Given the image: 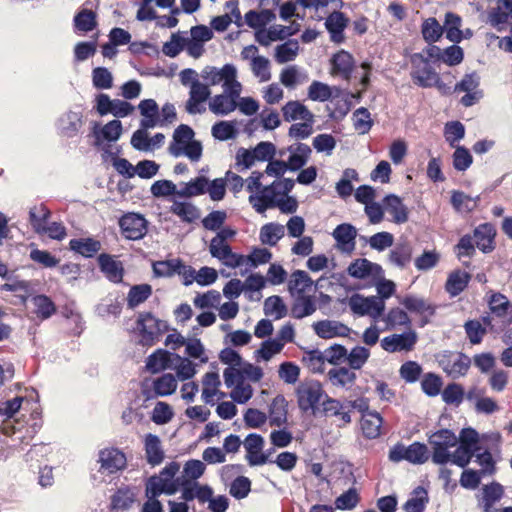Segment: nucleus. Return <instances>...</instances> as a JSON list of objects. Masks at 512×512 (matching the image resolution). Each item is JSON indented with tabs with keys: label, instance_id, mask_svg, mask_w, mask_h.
I'll return each mask as SVG.
<instances>
[{
	"label": "nucleus",
	"instance_id": "nucleus-22",
	"mask_svg": "<svg viewBox=\"0 0 512 512\" xmlns=\"http://www.w3.org/2000/svg\"><path fill=\"white\" fill-rule=\"evenodd\" d=\"M249 203L258 213H264L269 208H274L278 201L271 184L262 186L255 194H250Z\"/></svg>",
	"mask_w": 512,
	"mask_h": 512
},
{
	"label": "nucleus",
	"instance_id": "nucleus-55",
	"mask_svg": "<svg viewBox=\"0 0 512 512\" xmlns=\"http://www.w3.org/2000/svg\"><path fill=\"white\" fill-rule=\"evenodd\" d=\"M279 79L286 88L293 89L298 84L306 81L307 75L301 73L297 66H289L281 71Z\"/></svg>",
	"mask_w": 512,
	"mask_h": 512
},
{
	"label": "nucleus",
	"instance_id": "nucleus-23",
	"mask_svg": "<svg viewBox=\"0 0 512 512\" xmlns=\"http://www.w3.org/2000/svg\"><path fill=\"white\" fill-rule=\"evenodd\" d=\"M139 112L142 116L140 121L141 128H155L159 126L160 111L157 102L154 99H144L138 104Z\"/></svg>",
	"mask_w": 512,
	"mask_h": 512
},
{
	"label": "nucleus",
	"instance_id": "nucleus-16",
	"mask_svg": "<svg viewBox=\"0 0 512 512\" xmlns=\"http://www.w3.org/2000/svg\"><path fill=\"white\" fill-rule=\"evenodd\" d=\"M349 22V18L340 11H334L327 16L325 27L333 43L342 44L346 41L345 29Z\"/></svg>",
	"mask_w": 512,
	"mask_h": 512
},
{
	"label": "nucleus",
	"instance_id": "nucleus-37",
	"mask_svg": "<svg viewBox=\"0 0 512 512\" xmlns=\"http://www.w3.org/2000/svg\"><path fill=\"white\" fill-rule=\"evenodd\" d=\"M381 270L380 266L370 262L365 258H360L352 262L347 271L350 276L357 279H365L371 275L377 274Z\"/></svg>",
	"mask_w": 512,
	"mask_h": 512
},
{
	"label": "nucleus",
	"instance_id": "nucleus-50",
	"mask_svg": "<svg viewBox=\"0 0 512 512\" xmlns=\"http://www.w3.org/2000/svg\"><path fill=\"white\" fill-rule=\"evenodd\" d=\"M96 145H101L102 140L108 142L117 141L122 134V124L119 120H112L105 124L99 132H96Z\"/></svg>",
	"mask_w": 512,
	"mask_h": 512
},
{
	"label": "nucleus",
	"instance_id": "nucleus-28",
	"mask_svg": "<svg viewBox=\"0 0 512 512\" xmlns=\"http://www.w3.org/2000/svg\"><path fill=\"white\" fill-rule=\"evenodd\" d=\"M383 205L385 211L392 216L394 223L403 224L408 221V209L397 195H387L383 199Z\"/></svg>",
	"mask_w": 512,
	"mask_h": 512
},
{
	"label": "nucleus",
	"instance_id": "nucleus-41",
	"mask_svg": "<svg viewBox=\"0 0 512 512\" xmlns=\"http://www.w3.org/2000/svg\"><path fill=\"white\" fill-rule=\"evenodd\" d=\"M382 417L378 412H367L362 416L361 428L367 438H377L381 433Z\"/></svg>",
	"mask_w": 512,
	"mask_h": 512
},
{
	"label": "nucleus",
	"instance_id": "nucleus-48",
	"mask_svg": "<svg viewBox=\"0 0 512 512\" xmlns=\"http://www.w3.org/2000/svg\"><path fill=\"white\" fill-rule=\"evenodd\" d=\"M328 378L333 386L344 388L355 382L356 374L348 368L338 367L328 372Z\"/></svg>",
	"mask_w": 512,
	"mask_h": 512
},
{
	"label": "nucleus",
	"instance_id": "nucleus-34",
	"mask_svg": "<svg viewBox=\"0 0 512 512\" xmlns=\"http://www.w3.org/2000/svg\"><path fill=\"white\" fill-rule=\"evenodd\" d=\"M98 263L101 271L106 275V277L117 283L122 280L123 277V267L121 263L115 260L112 256L107 254H101L98 257Z\"/></svg>",
	"mask_w": 512,
	"mask_h": 512
},
{
	"label": "nucleus",
	"instance_id": "nucleus-54",
	"mask_svg": "<svg viewBox=\"0 0 512 512\" xmlns=\"http://www.w3.org/2000/svg\"><path fill=\"white\" fill-rule=\"evenodd\" d=\"M185 268L177 259L158 261L153 264L154 273L160 277H170L175 273L181 274Z\"/></svg>",
	"mask_w": 512,
	"mask_h": 512
},
{
	"label": "nucleus",
	"instance_id": "nucleus-9",
	"mask_svg": "<svg viewBox=\"0 0 512 512\" xmlns=\"http://www.w3.org/2000/svg\"><path fill=\"white\" fill-rule=\"evenodd\" d=\"M437 360L442 370L453 379L464 376L470 367V359L459 352L445 351L438 355Z\"/></svg>",
	"mask_w": 512,
	"mask_h": 512
},
{
	"label": "nucleus",
	"instance_id": "nucleus-36",
	"mask_svg": "<svg viewBox=\"0 0 512 512\" xmlns=\"http://www.w3.org/2000/svg\"><path fill=\"white\" fill-rule=\"evenodd\" d=\"M382 315L385 331L394 330L398 327H409L411 324L408 314L399 307L391 308L386 314Z\"/></svg>",
	"mask_w": 512,
	"mask_h": 512
},
{
	"label": "nucleus",
	"instance_id": "nucleus-17",
	"mask_svg": "<svg viewBox=\"0 0 512 512\" xmlns=\"http://www.w3.org/2000/svg\"><path fill=\"white\" fill-rule=\"evenodd\" d=\"M201 398L206 404H214L217 400L223 399L226 394L220 390L221 381L217 372H207L203 375Z\"/></svg>",
	"mask_w": 512,
	"mask_h": 512
},
{
	"label": "nucleus",
	"instance_id": "nucleus-12",
	"mask_svg": "<svg viewBox=\"0 0 512 512\" xmlns=\"http://www.w3.org/2000/svg\"><path fill=\"white\" fill-rule=\"evenodd\" d=\"M209 251L214 258H217L227 267L235 268L245 264V257L233 253L229 244L220 237L212 238Z\"/></svg>",
	"mask_w": 512,
	"mask_h": 512
},
{
	"label": "nucleus",
	"instance_id": "nucleus-6",
	"mask_svg": "<svg viewBox=\"0 0 512 512\" xmlns=\"http://www.w3.org/2000/svg\"><path fill=\"white\" fill-rule=\"evenodd\" d=\"M432 446V460L436 464H445L450 460V448L456 447L457 436L450 430L442 429L429 437Z\"/></svg>",
	"mask_w": 512,
	"mask_h": 512
},
{
	"label": "nucleus",
	"instance_id": "nucleus-33",
	"mask_svg": "<svg viewBox=\"0 0 512 512\" xmlns=\"http://www.w3.org/2000/svg\"><path fill=\"white\" fill-rule=\"evenodd\" d=\"M290 155L287 160L291 171H296L303 167L309 160L311 148L307 144L298 143L288 148Z\"/></svg>",
	"mask_w": 512,
	"mask_h": 512
},
{
	"label": "nucleus",
	"instance_id": "nucleus-44",
	"mask_svg": "<svg viewBox=\"0 0 512 512\" xmlns=\"http://www.w3.org/2000/svg\"><path fill=\"white\" fill-rule=\"evenodd\" d=\"M285 235V226L278 223H268L260 229V241L262 244L274 246Z\"/></svg>",
	"mask_w": 512,
	"mask_h": 512
},
{
	"label": "nucleus",
	"instance_id": "nucleus-51",
	"mask_svg": "<svg viewBox=\"0 0 512 512\" xmlns=\"http://www.w3.org/2000/svg\"><path fill=\"white\" fill-rule=\"evenodd\" d=\"M208 180L201 176L183 183L177 191L180 197H194L203 194L207 189Z\"/></svg>",
	"mask_w": 512,
	"mask_h": 512
},
{
	"label": "nucleus",
	"instance_id": "nucleus-64",
	"mask_svg": "<svg viewBox=\"0 0 512 512\" xmlns=\"http://www.w3.org/2000/svg\"><path fill=\"white\" fill-rule=\"evenodd\" d=\"M360 496L355 488H350L335 499V509L353 510L359 503Z\"/></svg>",
	"mask_w": 512,
	"mask_h": 512
},
{
	"label": "nucleus",
	"instance_id": "nucleus-56",
	"mask_svg": "<svg viewBox=\"0 0 512 512\" xmlns=\"http://www.w3.org/2000/svg\"><path fill=\"white\" fill-rule=\"evenodd\" d=\"M299 44L297 41L289 40L278 45L275 50V59L278 63L283 64L293 61L298 55Z\"/></svg>",
	"mask_w": 512,
	"mask_h": 512
},
{
	"label": "nucleus",
	"instance_id": "nucleus-60",
	"mask_svg": "<svg viewBox=\"0 0 512 512\" xmlns=\"http://www.w3.org/2000/svg\"><path fill=\"white\" fill-rule=\"evenodd\" d=\"M170 210L183 221L189 223L199 218V211L196 206L188 202L175 201Z\"/></svg>",
	"mask_w": 512,
	"mask_h": 512
},
{
	"label": "nucleus",
	"instance_id": "nucleus-59",
	"mask_svg": "<svg viewBox=\"0 0 512 512\" xmlns=\"http://www.w3.org/2000/svg\"><path fill=\"white\" fill-rule=\"evenodd\" d=\"M461 18L454 13H447L445 15L444 28L446 37L452 42H460L462 39V32L460 30Z\"/></svg>",
	"mask_w": 512,
	"mask_h": 512
},
{
	"label": "nucleus",
	"instance_id": "nucleus-20",
	"mask_svg": "<svg viewBox=\"0 0 512 512\" xmlns=\"http://www.w3.org/2000/svg\"><path fill=\"white\" fill-rule=\"evenodd\" d=\"M212 496L213 489L207 484H201L198 481L182 483L181 498L186 502L197 500L199 503L204 504Z\"/></svg>",
	"mask_w": 512,
	"mask_h": 512
},
{
	"label": "nucleus",
	"instance_id": "nucleus-4",
	"mask_svg": "<svg viewBox=\"0 0 512 512\" xmlns=\"http://www.w3.org/2000/svg\"><path fill=\"white\" fill-rule=\"evenodd\" d=\"M180 470V464L177 462L168 463L157 475L149 477L145 484V494L152 497L165 495H174L181 490L179 477L176 474Z\"/></svg>",
	"mask_w": 512,
	"mask_h": 512
},
{
	"label": "nucleus",
	"instance_id": "nucleus-49",
	"mask_svg": "<svg viewBox=\"0 0 512 512\" xmlns=\"http://www.w3.org/2000/svg\"><path fill=\"white\" fill-rule=\"evenodd\" d=\"M470 275L467 272L455 271L452 272L446 282V291L451 296L459 295L468 285Z\"/></svg>",
	"mask_w": 512,
	"mask_h": 512
},
{
	"label": "nucleus",
	"instance_id": "nucleus-13",
	"mask_svg": "<svg viewBox=\"0 0 512 512\" xmlns=\"http://www.w3.org/2000/svg\"><path fill=\"white\" fill-rule=\"evenodd\" d=\"M209 83H194V86L189 89V97L185 103V110L191 114H203L206 111L205 103L209 102L211 97V90Z\"/></svg>",
	"mask_w": 512,
	"mask_h": 512
},
{
	"label": "nucleus",
	"instance_id": "nucleus-46",
	"mask_svg": "<svg viewBox=\"0 0 512 512\" xmlns=\"http://www.w3.org/2000/svg\"><path fill=\"white\" fill-rule=\"evenodd\" d=\"M401 304L410 312L424 316H431L434 314L433 306L421 297L407 296L401 300Z\"/></svg>",
	"mask_w": 512,
	"mask_h": 512
},
{
	"label": "nucleus",
	"instance_id": "nucleus-62",
	"mask_svg": "<svg viewBox=\"0 0 512 512\" xmlns=\"http://www.w3.org/2000/svg\"><path fill=\"white\" fill-rule=\"evenodd\" d=\"M152 293V288L148 284L133 286L127 297V304L130 308H135L143 303Z\"/></svg>",
	"mask_w": 512,
	"mask_h": 512
},
{
	"label": "nucleus",
	"instance_id": "nucleus-2",
	"mask_svg": "<svg viewBox=\"0 0 512 512\" xmlns=\"http://www.w3.org/2000/svg\"><path fill=\"white\" fill-rule=\"evenodd\" d=\"M442 49L435 45H428L421 52L410 56L411 78L421 87H441L440 76L433 67L441 60Z\"/></svg>",
	"mask_w": 512,
	"mask_h": 512
},
{
	"label": "nucleus",
	"instance_id": "nucleus-58",
	"mask_svg": "<svg viewBox=\"0 0 512 512\" xmlns=\"http://www.w3.org/2000/svg\"><path fill=\"white\" fill-rule=\"evenodd\" d=\"M482 505L484 512H490L493 505L500 500L503 494L502 486L492 483L483 487Z\"/></svg>",
	"mask_w": 512,
	"mask_h": 512
},
{
	"label": "nucleus",
	"instance_id": "nucleus-32",
	"mask_svg": "<svg viewBox=\"0 0 512 512\" xmlns=\"http://www.w3.org/2000/svg\"><path fill=\"white\" fill-rule=\"evenodd\" d=\"M147 462L153 466L160 464L164 459V450L157 435L147 434L144 439Z\"/></svg>",
	"mask_w": 512,
	"mask_h": 512
},
{
	"label": "nucleus",
	"instance_id": "nucleus-7",
	"mask_svg": "<svg viewBox=\"0 0 512 512\" xmlns=\"http://www.w3.org/2000/svg\"><path fill=\"white\" fill-rule=\"evenodd\" d=\"M348 307L353 314L363 317L368 316L373 321L378 320L385 310V302L377 296L364 297L353 294L348 299Z\"/></svg>",
	"mask_w": 512,
	"mask_h": 512
},
{
	"label": "nucleus",
	"instance_id": "nucleus-30",
	"mask_svg": "<svg viewBox=\"0 0 512 512\" xmlns=\"http://www.w3.org/2000/svg\"><path fill=\"white\" fill-rule=\"evenodd\" d=\"M313 286V281L307 272L303 270L294 271L288 280V290L294 297L305 295L306 291Z\"/></svg>",
	"mask_w": 512,
	"mask_h": 512
},
{
	"label": "nucleus",
	"instance_id": "nucleus-43",
	"mask_svg": "<svg viewBox=\"0 0 512 512\" xmlns=\"http://www.w3.org/2000/svg\"><path fill=\"white\" fill-rule=\"evenodd\" d=\"M245 23L253 29H261L264 28L268 23L275 19V14L268 9H263L260 11L250 10L245 16Z\"/></svg>",
	"mask_w": 512,
	"mask_h": 512
},
{
	"label": "nucleus",
	"instance_id": "nucleus-63",
	"mask_svg": "<svg viewBox=\"0 0 512 512\" xmlns=\"http://www.w3.org/2000/svg\"><path fill=\"white\" fill-rule=\"evenodd\" d=\"M74 24L77 30L81 32L92 31L96 25V14L88 9H82L75 17Z\"/></svg>",
	"mask_w": 512,
	"mask_h": 512
},
{
	"label": "nucleus",
	"instance_id": "nucleus-38",
	"mask_svg": "<svg viewBox=\"0 0 512 512\" xmlns=\"http://www.w3.org/2000/svg\"><path fill=\"white\" fill-rule=\"evenodd\" d=\"M316 309L317 305L314 296L300 295L299 297H295L291 314L296 319H302L312 315Z\"/></svg>",
	"mask_w": 512,
	"mask_h": 512
},
{
	"label": "nucleus",
	"instance_id": "nucleus-10",
	"mask_svg": "<svg viewBox=\"0 0 512 512\" xmlns=\"http://www.w3.org/2000/svg\"><path fill=\"white\" fill-rule=\"evenodd\" d=\"M164 324L151 313L140 314L137 320V329L140 333V342L143 345H153L162 333Z\"/></svg>",
	"mask_w": 512,
	"mask_h": 512
},
{
	"label": "nucleus",
	"instance_id": "nucleus-1",
	"mask_svg": "<svg viewBox=\"0 0 512 512\" xmlns=\"http://www.w3.org/2000/svg\"><path fill=\"white\" fill-rule=\"evenodd\" d=\"M202 78L210 85H222L223 92L211 96L208 109L217 116H226L236 110L235 99L242 93L243 85L238 80V70L233 64L222 67L208 66L202 70Z\"/></svg>",
	"mask_w": 512,
	"mask_h": 512
},
{
	"label": "nucleus",
	"instance_id": "nucleus-31",
	"mask_svg": "<svg viewBox=\"0 0 512 512\" xmlns=\"http://www.w3.org/2000/svg\"><path fill=\"white\" fill-rule=\"evenodd\" d=\"M270 420V425L272 426H281L287 421V401L285 397L281 394H278L273 398L271 404L268 409V416Z\"/></svg>",
	"mask_w": 512,
	"mask_h": 512
},
{
	"label": "nucleus",
	"instance_id": "nucleus-8",
	"mask_svg": "<svg viewBox=\"0 0 512 512\" xmlns=\"http://www.w3.org/2000/svg\"><path fill=\"white\" fill-rule=\"evenodd\" d=\"M213 38L212 30L205 25H196L191 27L190 36H183V46L186 53L194 58L199 59L205 53L204 44Z\"/></svg>",
	"mask_w": 512,
	"mask_h": 512
},
{
	"label": "nucleus",
	"instance_id": "nucleus-15",
	"mask_svg": "<svg viewBox=\"0 0 512 512\" xmlns=\"http://www.w3.org/2000/svg\"><path fill=\"white\" fill-rule=\"evenodd\" d=\"M119 226L127 239L138 240L147 232L146 219L137 213H127L119 220Z\"/></svg>",
	"mask_w": 512,
	"mask_h": 512
},
{
	"label": "nucleus",
	"instance_id": "nucleus-25",
	"mask_svg": "<svg viewBox=\"0 0 512 512\" xmlns=\"http://www.w3.org/2000/svg\"><path fill=\"white\" fill-rule=\"evenodd\" d=\"M322 410L326 416L337 417L339 427L351 422L350 410H347L344 404L337 399L325 395V399L322 401Z\"/></svg>",
	"mask_w": 512,
	"mask_h": 512
},
{
	"label": "nucleus",
	"instance_id": "nucleus-26",
	"mask_svg": "<svg viewBox=\"0 0 512 512\" xmlns=\"http://www.w3.org/2000/svg\"><path fill=\"white\" fill-rule=\"evenodd\" d=\"M283 118L286 122L310 121L315 118L314 114L300 101H288L281 108Z\"/></svg>",
	"mask_w": 512,
	"mask_h": 512
},
{
	"label": "nucleus",
	"instance_id": "nucleus-61",
	"mask_svg": "<svg viewBox=\"0 0 512 512\" xmlns=\"http://www.w3.org/2000/svg\"><path fill=\"white\" fill-rule=\"evenodd\" d=\"M214 138L220 141L234 139L237 136L235 124L231 121H220L215 123L211 129Z\"/></svg>",
	"mask_w": 512,
	"mask_h": 512
},
{
	"label": "nucleus",
	"instance_id": "nucleus-40",
	"mask_svg": "<svg viewBox=\"0 0 512 512\" xmlns=\"http://www.w3.org/2000/svg\"><path fill=\"white\" fill-rule=\"evenodd\" d=\"M70 249L84 257H92L101 249L100 241L94 238H78L69 242Z\"/></svg>",
	"mask_w": 512,
	"mask_h": 512
},
{
	"label": "nucleus",
	"instance_id": "nucleus-14",
	"mask_svg": "<svg viewBox=\"0 0 512 512\" xmlns=\"http://www.w3.org/2000/svg\"><path fill=\"white\" fill-rule=\"evenodd\" d=\"M355 67L356 61L353 55L346 50H339L330 58V74L333 77H340L349 81Z\"/></svg>",
	"mask_w": 512,
	"mask_h": 512
},
{
	"label": "nucleus",
	"instance_id": "nucleus-24",
	"mask_svg": "<svg viewBox=\"0 0 512 512\" xmlns=\"http://www.w3.org/2000/svg\"><path fill=\"white\" fill-rule=\"evenodd\" d=\"M334 239L337 242V247L343 252H351L355 248V238L357 230L351 224L338 225L333 233Z\"/></svg>",
	"mask_w": 512,
	"mask_h": 512
},
{
	"label": "nucleus",
	"instance_id": "nucleus-19",
	"mask_svg": "<svg viewBox=\"0 0 512 512\" xmlns=\"http://www.w3.org/2000/svg\"><path fill=\"white\" fill-rule=\"evenodd\" d=\"M246 450V458L250 465L257 466L263 465L267 462L268 457L263 453L264 439L258 434H249L244 442Z\"/></svg>",
	"mask_w": 512,
	"mask_h": 512
},
{
	"label": "nucleus",
	"instance_id": "nucleus-11",
	"mask_svg": "<svg viewBox=\"0 0 512 512\" xmlns=\"http://www.w3.org/2000/svg\"><path fill=\"white\" fill-rule=\"evenodd\" d=\"M417 340L418 335L416 331L409 329L402 334H392L384 337L380 345L388 353L409 352L414 349Z\"/></svg>",
	"mask_w": 512,
	"mask_h": 512
},
{
	"label": "nucleus",
	"instance_id": "nucleus-18",
	"mask_svg": "<svg viewBox=\"0 0 512 512\" xmlns=\"http://www.w3.org/2000/svg\"><path fill=\"white\" fill-rule=\"evenodd\" d=\"M312 328L315 334L322 339L347 337L351 329L337 320H321L314 322Z\"/></svg>",
	"mask_w": 512,
	"mask_h": 512
},
{
	"label": "nucleus",
	"instance_id": "nucleus-47",
	"mask_svg": "<svg viewBox=\"0 0 512 512\" xmlns=\"http://www.w3.org/2000/svg\"><path fill=\"white\" fill-rule=\"evenodd\" d=\"M206 470V465L201 460L191 459L188 460L182 471V476L179 477L180 484L188 483L189 481H197Z\"/></svg>",
	"mask_w": 512,
	"mask_h": 512
},
{
	"label": "nucleus",
	"instance_id": "nucleus-27",
	"mask_svg": "<svg viewBox=\"0 0 512 512\" xmlns=\"http://www.w3.org/2000/svg\"><path fill=\"white\" fill-rule=\"evenodd\" d=\"M512 19V0H499L489 13V22L497 30L502 31Z\"/></svg>",
	"mask_w": 512,
	"mask_h": 512
},
{
	"label": "nucleus",
	"instance_id": "nucleus-52",
	"mask_svg": "<svg viewBox=\"0 0 512 512\" xmlns=\"http://www.w3.org/2000/svg\"><path fill=\"white\" fill-rule=\"evenodd\" d=\"M427 502V491L419 486L413 490L411 497L404 505V510L406 512H423Z\"/></svg>",
	"mask_w": 512,
	"mask_h": 512
},
{
	"label": "nucleus",
	"instance_id": "nucleus-35",
	"mask_svg": "<svg viewBox=\"0 0 512 512\" xmlns=\"http://www.w3.org/2000/svg\"><path fill=\"white\" fill-rule=\"evenodd\" d=\"M177 387V378L171 373H165L152 381V389L158 397H165L174 394Z\"/></svg>",
	"mask_w": 512,
	"mask_h": 512
},
{
	"label": "nucleus",
	"instance_id": "nucleus-29",
	"mask_svg": "<svg viewBox=\"0 0 512 512\" xmlns=\"http://www.w3.org/2000/svg\"><path fill=\"white\" fill-rule=\"evenodd\" d=\"M488 305L492 314L499 318H508V322L512 323V304L505 295L499 292L492 293Z\"/></svg>",
	"mask_w": 512,
	"mask_h": 512
},
{
	"label": "nucleus",
	"instance_id": "nucleus-57",
	"mask_svg": "<svg viewBox=\"0 0 512 512\" xmlns=\"http://www.w3.org/2000/svg\"><path fill=\"white\" fill-rule=\"evenodd\" d=\"M49 215V210L43 205L35 206L30 209V224L32 225L36 233L42 234L44 232L45 225L47 224V219L49 218Z\"/></svg>",
	"mask_w": 512,
	"mask_h": 512
},
{
	"label": "nucleus",
	"instance_id": "nucleus-45",
	"mask_svg": "<svg viewBox=\"0 0 512 512\" xmlns=\"http://www.w3.org/2000/svg\"><path fill=\"white\" fill-rule=\"evenodd\" d=\"M412 257V248L411 246L406 243H399L397 244L389 253L388 259L389 262L401 269L406 267Z\"/></svg>",
	"mask_w": 512,
	"mask_h": 512
},
{
	"label": "nucleus",
	"instance_id": "nucleus-21",
	"mask_svg": "<svg viewBox=\"0 0 512 512\" xmlns=\"http://www.w3.org/2000/svg\"><path fill=\"white\" fill-rule=\"evenodd\" d=\"M101 469L108 473H115L126 466L124 453L115 448H106L99 452Z\"/></svg>",
	"mask_w": 512,
	"mask_h": 512
},
{
	"label": "nucleus",
	"instance_id": "nucleus-53",
	"mask_svg": "<svg viewBox=\"0 0 512 512\" xmlns=\"http://www.w3.org/2000/svg\"><path fill=\"white\" fill-rule=\"evenodd\" d=\"M264 313L266 316L279 320L286 316L287 306L281 297L270 296L264 302Z\"/></svg>",
	"mask_w": 512,
	"mask_h": 512
},
{
	"label": "nucleus",
	"instance_id": "nucleus-3",
	"mask_svg": "<svg viewBox=\"0 0 512 512\" xmlns=\"http://www.w3.org/2000/svg\"><path fill=\"white\" fill-rule=\"evenodd\" d=\"M194 131L188 125L178 126L168 147L169 153L174 157L185 156L192 162H197L202 156V144L194 139Z\"/></svg>",
	"mask_w": 512,
	"mask_h": 512
},
{
	"label": "nucleus",
	"instance_id": "nucleus-5",
	"mask_svg": "<svg viewBox=\"0 0 512 512\" xmlns=\"http://www.w3.org/2000/svg\"><path fill=\"white\" fill-rule=\"evenodd\" d=\"M297 404L304 413L316 414L318 404L325 396L321 383L317 380H305L296 388Z\"/></svg>",
	"mask_w": 512,
	"mask_h": 512
},
{
	"label": "nucleus",
	"instance_id": "nucleus-39",
	"mask_svg": "<svg viewBox=\"0 0 512 512\" xmlns=\"http://www.w3.org/2000/svg\"><path fill=\"white\" fill-rule=\"evenodd\" d=\"M171 366V355L164 349H157L146 359V369L156 374Z\"/></svg>",
	"mask_w": 512,
	"mask_h": 512
},
{
	"label": "nucleus",
	"instance_id": "nucleus-42",
	"mask_svg": "<svg viewBox=\"0 0 512 512\" xmlns=\"http://www.w3.org/2000/svg\"><path fill=\"white\" fill-rule=\"evenodd\" d=\"M495 236V231L490 224H482L474 231L473 240L476 246L483 252L492 250V241Z\"/></svg>",
	"mask_w": 512,
	"mask_h": 512
}]
</instances>
